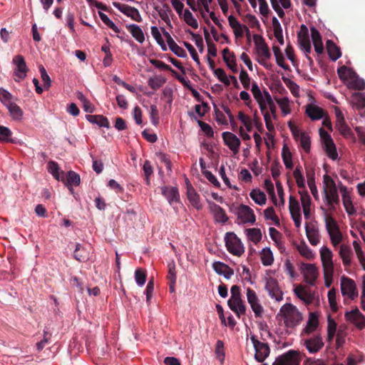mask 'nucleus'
Here are the masks:
<instances>
[{"label": "nucleus", "instance_id": "nucleus-1", "mask_svg": "<svg viewBox=\"0 0 365 365\" xmlns=\"http://www.w3.org/2000/svg\"><path fill=\"white\" fill-rule=\"evenodd\" d=\"M340 184L343 183L341 181L336 183L328 175H324L323 177L322 197L323 202L327 208L322 207V210L326 230L334 247L338 246L343 240L339 226L333 216V212L336 210V206L339 205L340 202L339 195Z\"/></svg>", "mask_w": 365, "mask_h": 365}, {"label": "nucleus", "instance_id": "nucleus-2", "mask_svg": "<svg viewBox=\"0 0 365 365\" xmlns=\"http://www.w3.org/2000/svg\"><path fill=\"white\" fill-rule=\"evenodd\" d=\"M284 326L288 329H293L301 324L303 315L298 308L291 303L284 304L277 315Z\"/></svg>", "mask_w": 365, "mask_h": 365}, {"label": "nucleus", "instance_id": "nucleus-3", "mask_svg": "<svg viewBox=\"0 0 365 365\" xmlns=\"http://www.w3.org/2000/svg\"><path fill=\"white\" fill-rule=\"evenodd\" d=\"M231 297L228 300L230 309L238 317L245 314L246 306L241 298L240 288L237 285L231 287Z\"/></svg>", "mask_w": 365, "mask_h": 365}, {"label": "nucleus", "instance_id": "nucleus-4", "mask_svg": "<svg viewBox=\"0 0 365 365\" xmlns=\"http://www.w3.org/2000/svg\"><path fill=\"white\" fill-rule=\"evenodd\" d=\"M272 271L267 272L264 277V289L272 299L279 302L283 300L284 294L279 287L278 281L269 274Z\"/></svg>", "mask_w": 365, "mask_h": 365}, {"label": "nucleus", "instance_id": "nucleus-5", "mask_svg": "<svg viewBox=\"0 0 365 365\" xmlns=\"http://www.w3.org/2000/svg\"><path fill=\"white\" fill-rule=\"evenodd\" d=\"M225 240L227 250L232 255L240 257L245 252L243 244L234 232L226 233Z\"/></svg>", "mask_w": 365, "mask_h": 365}, {"label": "nucleus", "instance_id": "nucleus-6", "mask_svg": "<svg viewBox=\"0 0 365 365\" xmlns=\"http://www.w3.org/2000/svg\"><path fill=\"white\" fill-rule=\"evenodd\" d=\"M297 42L299 47L306 56L307 58L310 63L312 62L311 57L309 56L312 51V45L309 36L308 28L302 24L300 27V30L297 34Z\"/></svg>", "mask_w": 365, "mask_h": 365}, {"label": "nucleus", "instance_id": "nucleus-7", "mask_svg": "<svg viewBox=\"0 0 365 365\" xmlns=\"http://www.w3.org/2000/svg\"><path fill=\"white\" fill-rule=\"evenodd\" d=\"M339 192L341 195L342 203L347 215L349 216L355 215L356 214V210L353 204L351 189L348 188L344 184H340Z\"/></svg>", "mask_w": 365, "mask_h": 365}, {"label": "nucleus", "instance_id": "nucleus-8", "mask_svg": "<svg viewBox=\"0 0 365 365\" xmlns=\"http://www.w3.org/2000/svg\"><path fill=\"white\" fill-rule=\"evenodd\" d=\"M250 340L255 348V359L258 362H263L269 356L270 349L267 343L260 341L255 335H250Z\"/></svg>", "mask_w": 365, "mask_h": 365}, {"label": "nucleus", "instance_id": "nucleus-9", "mask_svg": "<svg viewBox=\"0 0 365 365\" xmlns=\"http://www.w3.org/2000/svg\"><path fill=\"white\" fill-rule=\"evenodd\" d=\"M340 288L342 295L350 299H354L358 296L355 282L346 276L343 275L341 277Z\"/></svg>", "mask_w": 365, "mask_h": 365}, {"label": "nucleus", "instance_id": "nucleus-10", "mask_svg": "<svg viewBox=\"0 0 365 365\" xmlns=\"http://www.w3.org/2000/svg\"><path fill=\"white\" fill-rule=\"evenodd\" d=\"M12 64L14 66V75L15 81L19 82L26 77L29 68L25 59L21 55H16L12 59Z\"/></svg>", "mask_w": 365, "mask_h": 365}, {"label": "nucleus", "instance_id": "nucleus-11", "mask_svg": "<svg viewBox=\"0 0 365 365\" xmlns=\"http://www.w3.org/2000/svg\"><path fill=\"white\" fill-rule=\"evenodd\" d=\"M300 270L305 282L311 286L314 285L319 277V271L316 265L314 264L302 263Z\"/></svg>", "mask_w": 365, "mask_h": 365}, {"label": "nucleus", "instance_id": "nucleus-12", "mask_svg": "<svg viewBox=\"0 0 365 365\" xmlns=\"http://www.w3.org/2000/svg\"><path fill=\"white\" fill-rule=\"evenodd\" d=\"M344 317L346 322L352 324L357 329L362 330L365 328V316L359 309L346 312Z\"/></svg>", "mask_w": 365, "mask_h": 365}, {"label": "nucleus", "instance_id": "nucleus-13", "mask_svg": "<svg viewBox=\"0 0 365 365\" xmlns=\"http://www.w3.org/2000/svg\"><path fill=\"white\" fill-rule=\"evenodd\" d=\"M246 296L247 302L251 307V309L253 311L255 316L256 317H262L264 312V309L262 304H260L257 293L253 289L248 287L246 289Z\"/></svg>", "mask_w": 365, "mask_h": 365}, {"label": "nucleus", "instance_id": "nucleus-14", "mask_svg": "<svg viewBox=\"0 0 365 365\" xmlns=\"http://www.w3.org/2000/svg\"><path fill=\"white\" fill-rule=\"evenodd\" d=\"M319 132L327 155L331 159L336 160L338 158V153L331 135L323 129H320Z\"/></svg>", "mask_w": 365, "mask_h": 365}, {"label": "nucleus", "instance_id": "nucleus-15", "mask_svg": "<svg viewBox=\"0 0 365 365\" xmlns=\"http://www.w3.org/2000/svg\"><path fill=\"white\" fill-rule=\"evenodd\" d=\"M302 342L310 354L319 352L324 345L323 339L319 334L302 339Z\"/></svg>", "mask_w": 365, "mask_h": 365}, {"label": "nucleus", "instance_id": "nucleus-16", "mask_svg": "<svg viewBox=\"0 0 365 365\" xmlns=\"http://www.w3.org/2000/svg\"><path fill=\"white\" fill-rule=\"evenodd\" d=\"M289 210L294 225L300 227L302 225L301 206L298 200L290 195L289 198Z\"/></svg>", "mask_w": 365, "mask_h": 365}, {"label": "nucleus", "instance_id": "nucleus-17", "mask_svg": "<svg viewBox=\"0 0 365 365\" xmlns=\"http://www.w3.org/2000/svg\"><path fill=\"white\" fill-rule=\"evenodd\" d=\"M237 220L242 224H254L256 217L254 211L247 205H241L237 210Z\"/></svg>", "mask_w": 365, "mask_h": 365}, {"label": "nucleus", "instance_id": "nucleus-18", "mask_svg": "<svg viewBox=\"0 0 365 365\" xmlns=\"http://www.w3.org/2000/svg\"><path fill=\"white\" fill-rule=\"evenodd\" d=\"M319 255L323 271L334 270V254L331 249L327 246H323L319 250Z\"/></svg>", "mask_w": 365, "mask_h": 365}, {"label": "nucleus", "instance_id": "nucleus-19", "mask_svg": "<svg viewBox=\"0 0 365 365\" xmlns=\"http://www.w3.org/2000/svg\"><path fill=\"white\" fill-rule=\"evenodd\" d=\"M113 6L115 9L128 17H130L132 20L137 22L142 21L141 15L136 8L118 2H114Z\"/></svg>", "mask_w": 365, "mask_h": 365}, {"label": "nucleus", "instance_id": "nucleus-20", "mask_svg": "<svg viewBox=\"0 0 365 365\" xmlns=\"http://www.w3.org/2000/svg\"><path fill=\"white\" fill-rule=\"evenodd\" d=\"M225 144L230 148V150L236 155L239 153L241 142L240 138L232 133L224 132L222 134Z\"/></svg>", "mask_w": 365, "mask_h": 365}, {"label": "nucleus", "instance_id": "nucleus-21", "mask_svg": "<svg viewBox=\"0 0 365 365\" xmlns=\"http://www.w3.org/2000/svg\"><path fill=\"white\" fill-rule=\"evenodd\" d=\"M299 354L294 351H289L287 353L277 357L273 365H299Z\"/></svg>", "mask_w": 365, "mask_h": 365}, {"label": "nucleus", "instance_id": "nucleus-22", "mask_svg": "<svg viewBox=\"0 0 365 365\" xmlns=\"http://www.w3.org/2000/svg\"><path fill=\"white\" fill-rule=\"evenodd\" d=\"M319 327V317L315 312L309 314L308 320L302 330L301 336L309 335L317 331Z\"/></svg>", "mask_w": 365, "mask_h": 365}, {"label": "nucleus", "instance_id": "nucleus-23", "mask_svg": "<svg viewBox=\"0 0 365 365\" xmlns=\"http://www.w3.org/2000/svg\"><path fill=\"white\" fill-rule=\"evenodd\" d=\"M251 91L257 103L268 104L272 100H273L271 95L267 90L261 91L257 83H252Z\"/></svg>", "mask_w": 365, "mask_h": 365}, {"label": "nucleus", "instance_id": "nucleus-24", "mask_svg": "<svg viewBox=\"0 0 365 365\" xmlns=\"http://www.w3.org/2000/svg\"><path fill=\"white\" fill-rule=\"evenodd\" d=\"M253 41L257 56H262L264 57H268L269 56H271L269 47L262 36L259 34H254Z\"/></svg>", "mask_w": 365, "mask_h": 365}, {"label": "nucleus", "instance_id": "nucleus-25", "mask_svg": "<svg viewBox=\"0 0 365 365\" xmlns=\"http://www.w3.org/2000/svg\"><path fill=\"white\" fill-rule=\"evenodd\" d=\"M162 30L170 50L180 58L187 57L186 51L175 43L171 35L164 28H162Z\"/></svg>", "mask_w": 365, "mask_h": 365}, {"label": "nucleus", "instance_id": "nucleus-26", "mask_svg": "<svg viewBox=\"0 0 365 365\" xmlns=\"http://www.w3.org/2000/svg\"><path fill=\"white\" fill-rule=\"evenodd\" d=\"M230 26L233 30L236 38H241L244 36L245 31H248V27L242 24L235 16L230 15L228 16Z\"/></svg>", "mask_w": 365, "mask_h": 365}, {"label": "nucleus", "instance_id": "nucleus-27", "mask_svg": "<svg viewBox=\"0 0 365 365\" xmlns=\"http://www.w3.org/2000/svg\"><path fill=\"white\" fill-rule=\"evenodd\" d=\"M294 294L303 301L306 304H310L314 301V295L311 291L303 285H295L294 287Z\"/></svg>", "mask_w": 365, "mask_h": 365}, {"label": "nucleus", "instance_id": "nucleus-28", "mask_svg": "<svg viewBox=\"0 0 365 365\" xmlns=\"http://www.w3.org/2000/svg\"><path fill=\"white\" fill-rule=\"evenodd\" d=\"M299 194L300 195V201L304 218L306 220H309L311 216V197L308 192L305 190H299Z\"/></svg>", "mask_w": 365, "mask_h": 365}, {"label": "nucleus", "instance_id": "nucleus-29", "mask_svg": "<svg viewBox=\"0 0 365 365\" xmlns=\"http://www.w3.org/2000/svg\"><path fill=\"white\" fill-rule=\"evenodd\" d=\"M339 255L345 268L351 266L353 252L349 245L344 244L341 245L339 247Z\"/></svg>", "mask_w": 365, "mask_h": 365}, {"label": "nucleus", "instance_id": "nucleus-30", "mask_svg": "<svg viewBox=\"0 0 365 365\" xmlns=\"http://www.w3.org/2000/svg\"><path fill=\"white\" fill-rule=\"evenodd\" d=\"M305 230L309 243L313 246L317 245L320 242V235L317 227L314 224H307Z\"/></svg>", "mask_w": 365, "mask_h": 365}, {"label": "nucleus", "instance_id": "nucleus-31", "mask_svg": "<svg viewBox=\"0 0 365 365\" xmlns=\"http://www.w3.org/2000/svg\"><path fill=\"white\" fill-rule=\"evenodd\" d=\"M187 197L190 203L197 210L202 208L200 195L197 193L195 190L192 187L190 182L187 180Z\"/></svg>", "mask_w": 365, "mask_h": 365}, {"label": "nucleus", "instance_id": "nucleus-32", "mask_svg": "<svg viewBox=\"0 0 365 365\" xmlns=\"http://www.w3.org/2000/svg\"><path fill=\"white\" fill-rule=\"evenodd\" d=\"M222 58L226 63L227 66L233 72H238V67L236 63V58L233 52L228 48L222 51Z\"/></svg>", "mask_w": 365, "mask_h": 365}, {"label": "nucleus", "instance_id": "nucleus-33", "mask_svg": "<svg viewBox=\"0 0 365 365\" xmlns=\"http://www.w3.org/2000/svg\"><path fill=\"white\" fill-rule=\"evenodd\" d=\"M310 32L314 50L317 54L320 55L324 50L322 36L315 27H311Z\"/></svg>", "mask_w": 365, "mask_h": 365}, {"label": "nucleus", "instance_id": "nucleus-34", "mask_svg": "<svg viewBox=\"0 0 365 365\" xmlns=\"http://www.w3.org/2000/svg\"><path fill=\"white\" fill-rule=\"evenodd\" d=\"M212 268L217 274L223 275L226 279H230L234 274L233 270L222 262H214Z\"/></svg>", "mask_w": 365, "mask_h": 365}, {"label": "nucleus", "instance_id": "nucleus-35", "mask_svg": "<svg viewBox=\"0 0 365 365\" xmlns=\"http://www.w3.org/2000/svg\"><path fill=\"white\" fill-rule=\"evenodd\" d=\"M210 209L217 222L225 223L227 221L228 217L220 206L215 203H210Z\"/></svg>", "mask_w": 365, "mask_h": 365}, {"label": "nucleus", "instance_id": "nucleus-36", "mask_svg": "<svg viewBox=\"0 0 365 365\" xmlns=\"http://www.w3.org/2000/svg\"><path fill=\"white\" fill-rule=\"evenodd\" d=\"M306 113L312 120L322 119L324 115L322 108L312 103L307 106Z\"/></svg>", "mask_w": 365, "mask_h": 365}, {"label": "nucleus", "instance_id": "nucleus-37", "mask_svg": "<svg viewBox=\"0 0 365 365\" xmlns=\"http://www.w3.org/2000/svg\"><path fill=\"white\" fill-rule=\"evenodd\" d=\"M276 188L279 199H277V197L275 196L274 194L271 197V198L274 205L276 207L281 208L284 206L285 200L284 189L282 183L279 180L276 181Z\"/></svg>", "mask_w": 365, "mask_h": 365}, {"label": "nucleus", "instance_id": "nucleus-38", "mask_svg": "<svg viewBox=\"0 0 365 365\" xmlns=\"http://www.w3.org/2000/svg\"><path fill=\"white\" fill-rule=\"evenodd\" d=\"M126 28L130 33L131 36L140 43L145 41V34L142 29L137 24H132L126 25Z\"/></svg>", "mask_w": 365, "mask_h": 365}, {"label": "nucleus", "instance_id": "nucleus-39", "mask_svg": "<svg viewBox=\"0 0 365 365\" xmlns=\"http://www.w3.org/2000/svg\"><path fill=\"white\" fill-rule=\"evenodd\" d=\"M349 101L351 105L357 109L365 108V93H353Z\"/></svg>", "mask_w": 365, "mask_h": 365}, {"label": "nucleus", "instance_id": "nucleus-40", "mask_svg": "<svg viewBox=\"0 0 365 365\" xmlns=\"http://www.w3.org/2000/svg\"><path fill=\"white\" fill-rule=\"evenodd\" d=\"M162 192L170 204H172L174 202H178L179 200L180 195L177 187H164L162 189Z\"/></svg>", "mask_w": 365, "mask_h": 365}, {"label": "nucleus", "instance_id": "nucleus-41", "mask_svg": "<svg viewBox=\"0 0 365 365\" xmlns=\"http://www.w3.org/2000/svg\"><path fill=\"white\" fill-rule=\"evenodd\" d=\"M348 88L363 91L365 89V81L357 74L352 77L351 80L345 84Z\"/></svg>", "mask_w": 365, "mask_h": 365}, {"label": "nucleus", "instance_id": "nucleus-42", "mask_svg": "<svg viewBox=\"0 0 365 365\" xmlns=\"http://www.w3.org/2000/svg\"><path fill=\"white\" fill-rule=\"evenodd\" d=\"M337 73L339 78L344 82V84L351 80L352 77L356 74V73L351 68L345 66L339 68Z\"/></svg>", "mask_w": 365, "mask_h": 365}, {"label": "nucleus", "instance_id": "nucleus-43", "mask_svg": "<svg viewBox=\"0 0 365 365\" xmlns=\"http://www.w3.org/2000/svg\"><path fill=\"white\" fill-rule=\"evenodd\" d=\"M91 248L87 249L82 247L80 244H77L74 251V257L78 261H86L90 257Z\"/></svg>", "mask_w": 365, "mask_h": 365}, {"label": "nucleus", "instance_id": "nucleus-44", "mask_svg": "<svg viewBox=\"0 0 365 365\" xmlns=\"http://www.w3.org/2000/svg\"><path fill=\"white\" fill-rule=\"evenodd\" d=\"M275 101L279 106L282 114L284 116H286L291 113V105H290V101L287 97H282V98H275Z\"/></svg>", "mask_w": 365, "mask_h": 365}, {"label": "nucleus", "instance_id": "nucleus-45", "mask_svg": "<svg viewBox=\"0 0 365 365\" xmlns=\"http://www.w3.org/2000/svg\"><path fill=\"white\" fill-rule=\"evenodd\" d=\"M264 117V120L265 122V125L267 129L269 130V133H267V136L269 139L273 138V135L270 133L271 132L274 130V121L277 120V115H272L270 113H264V114H262Z\"/></svg>", "mask_w": 365, "mask_h": 365}, {"label": "nucleus", "instance_id": "nucleus-46", "mask_svg": "<svg viewBox=\"0 0 365 365\" xmlns=\"http://www.w3.org/2000/svg\"><path fill=\"white\" fill-rule=\"evenodd\" d=\"M327 49L330 58L333 61H336L341 56L339 48L331 40L327 41Z\"/></svg>", "mask_w": 365, "mask_h": 365}, {"label": "nucleus", "instance_id": "nucleus-47", "mask_svg": "<svg viewBox=\"0 0 365 365\" xmlns=\"http://www.w3.org/2000/svg\"><path fill=\"white\" fill-rule=\"evenodd\" d=\"M262 264L264 266H270L274 262V255L269 247L263 248L260 252Z\"/></svg>", "mask_w": 365, "mask_h": 365}, {"label": "nucleus", "instance_id": "nucleus-48", "mask_svg": "<svg viewBox=\"0 0 365 365\" xmlns=\"http://www.w3.org/2000/svg\"><path fill=\"white\" fill-rule=\"evenodd\" d=\"M252 200L259 205H264L267 202L265 194L259 189H254L250 192Z\"/></svg>", "mask_w": 365, "mask_h": 365}, {"label": "nucleus", "instance_id": "nucleus-49", "mask_svg": "<svg viewBox=\"0 0 365 365\" xmlns=\"http://www.w3.org/2000/svg\"><path fill=\"white\" fill-rule=\"evenodd\" d=\"M48 172L58 180L64 179V173L60 170L58 165L54 161L48 163Z\"/></svg>", "mask_w": 365, "mask_h": 365}, {"label": "nucleus", "instance_id": "nucleus-50", "mask_svg": "<svg viewBox=\"0 0 365 365\" xmlns=\"http://www.w3.org/2000/svg\"><path fill=\"white\" fill-rule=\"evenodd\" d=\"M272 8L279 16L284 14V11L279 6V4L284 9H288L291 6L290 0H270Z\"/></svg>", "mask_w": 365, "mask_h": 365}, {"label": "nucleus", "instance_id": "nucleus-51", "mask_svg": "<svg viewBox=\"0 0 365 365\" xmlns=\"http://www.w3.org/2000/svg\"><path fill=\"white\" fill-rule=\"evenodd\" d=\"M297 249L299 254L307 259H312L315 257L314 252L304 242L297 245Z\"/></svg>", "mask_w": 365, "mask_h": 365}, {"label": "nucleus", "instance_id": "nucleus-52", "mask_svg": "<svg viewBox=\"0 0 365 365\" xmlns=\"http://www.w3.org/2000/svg\"><path fill=\"white\" fill-rule=\"evenodd\" d=\"M86 119L94 124L98 125L100 127L103 128H108L109 127V123L106 118L103 117V115H87Z\"/></svg>", "mask_w": 365, "mask_h": 365}, {"label": "nucleus", "instance_id": "nucleus-53", "mask_svg": "<svg viewBox=\"0 0 365 365\" xmlns=\"http://www.w3.org/2000/svg\"><path fill=\"white\" fill-rule=\"evenodd\" d=\"M282 158L286 168L289 170L292 169V155L289 148L287 145H284L282 148Z\"/></svg>", "mask_w": 365, "mask_h": 365}, {"label": "nucleus", "instance_id": "nucleus-54", "mask_svg": "<svg viewBox=\"0 0 365 365\" xmlns=\"http://www.w3.org/2000/svg\"><path fill=\"white\" fill-rule=\"evenodd\" d=\"M165 82L166 78L162 76H155L150 77L148 81V86L154 90H157L162 87L165 83Z\"/></svg>", "mask_w": 365, "mask_h": 365}, {"label": "nucleus", "instance_id": "nucleus-55", "mask_svg": "<svg viewBox=\"0 0 365 365\" xmlns=\"http://www.w3.org/2000/svg\"><path fill=\"white\" fill-rule=\"evenodd\" d=\"M9 111V113L13 120H21L23 117V111L21 108L17 106L15 103H12L9 104V106L6 107Z\"/></svg>", "mask_w": 365, "mask_h": 365}, {"label": "nucleus", "instance_id": "nucleus-56", "mask_svg": "<svg viewBox=\"0 0 365 365\" xmlns=\"http://www.w3.org/2000/svg\"><path fill=\"white\" fill-rule=\"evenodd\" d=\"M237 118L242 124V127H245L247 132L252 131L253 128V123L252 118L249 115L240 111L238 113Z\"/></svg>", "mask_w": 365, "mask_h": 365}, {"label": "nucleus", "instance_id": "nucleus-57", "mask_svg": "<svg viewBox=\"0 0 365 365\" xmlns=\"http://www.w3.org/2000/svg\"><path fill=\"white\" fill-rule=\"evenodd\" d=\"M272 50L276 59L277 64L285 70L288 69V66L284 63V58L279 47L277 46H273Z\"/></svg>", "mask_w": 365, "mask_h": 365}, {"label": "nucleus", "instance_id": "nucleus-58", "mask_svg": "<svg viewBox=\"0 0 365 365\" xmlns=\"http://www.w3.org/2000/svg\"><path fill=\"white\" fill-rule=\"evenodd\" d=\"M353 247L356 252V257L359 259V262L362 269L365 271V255L357 240H354L353 242Z\"/></svg>", "mask_w": 365, "mask_h": 365}, {"label": "nucleus", "instance_id": "nucleus-59", "mask_svg": "<svg viewBox=\"0 0 365 365\" xmlns=\"http://www.w3.org/2000/svg\"><path fill=\"white\" fill-rule=\"evenodd\" d=\"M183 19L185 22L192 29H196L198 28V23L197 19L188 9H186L184 11Z\"/></svg>", "mask_w": 365, "mask_h": 365}, {"label": "nucleus", "instance_id": "nucleus-60", "mask_svg": "<svg viewBox=\"0 0 365 365\" xmlns=\"http://www.w3.org/2000/svg\"><path fill=\"white\" fill-rule=\"evenodd\" d=\"M248 239L254 242H259L262 238V234L259 229L250 228L246 230Z\"/></svg>", "mask_w": 365, "mask_h": 365}, {"label": "nucleus", "instance_id": "nucleus-61", "mask_svg": "<svg viewBox=\"0 0 365 365\" xmlns=\"http://www.w3.org/2000/svg\"><path fill=\"white\" fill-rule=\"evenodd\" d=\"M293 176L295 179L297 186L300 188H304L305 180L301 170L300 167H297L293 172Z\"/></svg>", "mask_w": 365, "mask_h": 365}, {"label": "nucleus", "instance_id": "nucleus-62", "mask_svg": "<svg viewBox=\"0 0 365 365\" xmlns=\"http://www.w3.org/2000/svg\"><path fill=\"white\" fill-rule=\"evenodd\" d=\"M299 143L300 146L306 152L309 153L311 147V138L307 133H304L297 140Z\"/></svg>", "mask_w": 365, "mask_h": 365}, {"label": "nucleus", "instance_id": "nucleus-63", "mask_svg": "<svg viewBox=\"0 0 365 365\" xmlns=\"http://www.w3.org/2000/svg\"><path fill=\"white\" fill-rule=\"evenodd\" d=\"M214 74L219 79V81L223 83L225 86H230L231 84L230 78H228L225 71L222 68H216L214 71Z\"/></svg>", "mask_w": 365, "mask_h": 365}, {"label": "nucleus", "instance_id": "nucleus-64", "mask_svg": "<svg viewBox=\"0 0 365 365\" xmlns=\"http://www.w3.org/2000/svg\"><path fill=\"white\" fill-rule=\"evenodd\" d=\"M0 101L6 107L14 103L12 101V95L2 88H0Z\"/></svg>", "mask_w": 365, "mask_h": 365}]
</instances>
